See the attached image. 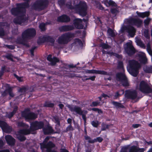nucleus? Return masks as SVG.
<instances>
[{
	"label": "nucleus",
	"instance_id": "f704fd0d",
	"mask_svg": "<svg viewBox=\"0 0 152 152\" xmlns=\"http://www.w3.org/2000/svg\"><path fill=\"white\" fill-rule=\"evenodd\" d=\"M59 61V59L56 57H53L50 62L51 65L52 66L55 65Z\"/></svg>",
	"mask_w": 152,
	"mask_h": 152
},
{
	"label": "nucleus",
	"instance_id": "864d4df0",
	"mask_svg": "<svg viewBox=\"0 0 152 152\" xmlns=\"http://www.w3.org/2000/svg\"><path fill=\"white\" fill-rule=\"evenodd\" d=\"M137 43L138 45H140L141 47L144 48H145V46L144 44L142 43L141 40L138 39L137 40Z\"/></svg>",
	"mask_w": 152,
	"mask_h": 152
},
{
	"label": "nucleus",
	"instance_id": "473e14b6",
	"mask_svg": "<svg viewBox=\"0 0 152 152\" xmlns=\"http://www.w3.org/2000/svg\"><path fill=\"white\" fill-rule=\"evenodd\" d=\"M112 104L115 107L117 108H124V106L123 105L119 102L113 101L112 102Z\"/></svg>",
	"mask_w": 152,
	"mask_h": 152
},
{
	"label": "nucleus",
	"instance_id": "393cba45",
	"mask_svg": "<svg viewBox=\"0 0 152 152\" xmlns=\"http://www.w3.org/2000/svg\"><path fill=\"white\" fill-rule=\"evenodd\" d=\"M88 72L89 73L97 74L100 75H108L107 72L103 70H98L95 69L88 70Z\"/></svg>",
	"mask_w": 152,
	"mask_h": 152
},
{
	"label": "nucleus",
	"instance_id": "c85d7f7f",
	"mask_svg": "<svg viewBox=\"0 0 152 152\" xmlns=\"http://www.w3.org/2000/svg\"><path fill=\"white\" fill-rule=\"evenodd\" d=\"M136 13L138 17L142 18L148 17L149 15V12H139L137 11Z\"/></svg>",
	"mask_w": 152,
	"mask_h": 152
},
{
	"label": "nucleus",
	"instance_id": "a211bd4d",
	"mask_svg": "<svg viewBox=\"0 0 152 152\" xmlns=\"http://www.w3.org/2000/svg\"><path fill=\"white\" fill-rule=\"evenodd\" d=\"M55 145L51 141H49L47 144L42 143L40 144L41 149L42 150L44 148L46 149V151L47 152L48 149L50 148H54L55 147Z\"/></svg>",
	"mask_w": 152,
	"mask_h": 152
},
{
	"label": "nucleus",
	"instance_id": "9d476101",
	"mask_svg": "<svg viewBox=\"0 0 152 152\" xmlns=\"http://www.w3.org/2000/svg\"><path fill=\"white\" fill-rule=\"evenodd\" d=\"M30 128L33 131L39 129H43L44 126V123L43 121H35L31 123Z\"/></svg>",
	"mask_w": 152,
	"mask_h": 152
},
{
	"label": "nucleus",
	"instance_id": "423d86ee",
	"mask_svg": "<svg viewBox=\"0 0 152 152\" xmlns=\"http://www.w3.org/2000/svg\"><path fill=\"white\" fill-rule=\"evenodd\" d=\"M74 36V34L69 32L62 34L58 39L57 42L60 45L67 44L70 40V39Z\"/></svg>",
	"mask_w": 152,
	"mask_h": 152
},
{
	"label": "nucleus",
	"instance_id": "dca6fc26",
	"mask_svg": "<svg viewBox=\"0 0 152 152\" xmlns=\"http://www.w3.org/2000/svg\"><path fill=\"white\" fill-rule=\"evenodd\" d=\"M55 41L54 39L50 36H44L38 41L37 43H44L45 42H49L52 44H54Z\"/></svg>",
	"mask_w": 152,
	"mask_h": 152
},
{
	"label": "nucleus",
	"instance_id": "f8f14e48",
	"mask_svg": "<svg viewBox=\"0 0 152 152\" xmlns=\"http://www.w3.org/2000/svg\"><path fill=\"white\" fill-rule=\"evenodd\" d=\"M68 107L71 112H75L79 115H82V118L84 122L86 121V118L85 114H83V111L82 109L79 107L75 105L74 107L69 105Z\"/></svg>",
	"mask_w": 152,
	"mask_h": 152
},
{
	"label": "nucleus",
	"instance_id": "a19ab883",
	"mask_svg": "<svg viewBox=\"0 0 152 152\" xmlns=\"http://www.w3.org/2000/svg\"><path fill=\"white\" fill-rule=\"evenodd\" d=\"M117 69L122 70L124 69L123 63L122 61H119L118 64Z\"/></svg>",
	"mask_w": 152,
	"mask_h": 152
},
{
	"label": "nucleus",
	"instance_id": "4468645a",
	"mask_svg": "<svg viewBox=\"0 0 152 152\" xmlns=\"http://www.w3.org/2000/svg\"><path fill=\"white\" fill-rule=\"evenodd\" d=\"M129 24L136 26L138 28L140 27L143 23V21L139 18H132L127 21Z\"/></svg>",
	"mask_w": 152,
	"mask_h": 152
},
{
	"label": "nucleus",
	"instance_id": "4d7b16f0",
	"mask_svg": "<svg viewBox=\"0 0 152 152\" xmlns=\"http://www.w3.org/2000/svg\"><path fill=\"white\" fill-rule=\"evenodd\" d=\"M20 18L21 24L22 23L25 22L28 20V18L26 17H24L23 15H21Z\"/></svg>",
	"mask_w": 152,
	"mask_h": 152
},
{
	"label": "nucleus",
	"instance_id": "37998d69",
	"mask_svg": "<svg viewBox=\"0 0 152 152\" xmlns=\"http://www.w3.org/2000/svg\"><path fill=\"white\" fill-rule=\"evenodd\" d=\"M74 129L72 126V124H69V126L66 128L64 132H67L70 131H73Z\"/></svg>",
	"mask_w": 152,
	"mask_h": 152
},
{
	"label": "nucleus",
	"instance_id": "7ed1b4c3",
	"mask_svg": "<svg viewBox=\"0 0 152 152\" xmlns=\"http://www.w3.org/2000/svg\"><path fill=\"white\" fill-rule=\"evenodd\" d=\"M28 4L27 2L17 4L16 7L13 8L11 9L12 14L16 16L25 13V8L28 7Z\"/></svg>",
	"mask_w": 152,
	"mask_h": 152
},
{
	"label": "nucleus",
	"instance_id": "603ef678",
	"mask_svg": "<svg viewBox=\"0 0 152 152\" xmlns=\"http://www.w3.org/2000/svg\"><path fill=\"white\" fill-rule=\"evenodd\" d=\"M100 103V102L98 101L93 102H92L91 104H90V106L93 107H96L99 105Z\"/></svg>",
	"mask_w": 152,
	"mask_h": 152
},
{
	"label": "nucleus",
	"instance_id": "09e8293b",
	"mask_svg": "<svg viewBox=\"0 0 152 152\" xmlns=\"http://www.w3.org/2000/svg\"><path fill=\"white\" fill-rule=\"evenodd\" d=\"M84 133L85 135L84 136L85 139L86 140H91V138L89 136L87 135V133L86 130V127H85L84 129Z\"/></svg>",
	"mask_w": 152,
	"mask_h": 152
},
{
	"label": "nucleus",
	"instance_id": "0e129e2a",
	"mask_svg": "<svg viewBox=\"0 0 152 152\" xmlns=\"http://www.w3.org/2000/svg\"><path fill=\"white\" fill-rule=\"evenodd\" d=\"M147 50L150 54L152 53V51L150 45L148 44L147 46Z\"/></svg>",
	"mask_w": 152,
	"mask_h": 152
},
{
	"label": "nucleus",
	"instance_id": "1a4fd4ad",
	"mask_svg": "<svg viewBox=\"0 0 152 152\" xmlns=\"http://www.w3.org/2000/svg\"><path fill=\"white\" fill-rule=\"evenodd\" d=\"M139 89L142 92L145 94H149L152 92V89L148 84L144 80L140 82Z\"/></svg>",
	"mask_w": 152,
	"mask_h": 152
},
{
	"label": "nucleus",
	"instance_id": "338daca9",
	"mask_svg": "<svg viewBox=\"0 0 152 152\" xmlns=\"http://www.w3.org/2000/svg\"><path fill=\"white\" fill-rule=\"evenodd\" d=\"M62 68L65 71H66L69 68L68 64H64Z\"/></svg>",
	"mask_w": 152,
	"mask_h": 152
},
{
	"label": "nucleus",
	"instance_id": "49530a36",
	"mask_svg": "<svg viewBox=\"0 0 152 152\" xmlns=\"http://www.w3.org/2000/svg\"><path fill=\"white\" fill-rule=\"evenodd\" d=\"M39 27L42 31H44L46 30L45 24L44 23H41L39 25Z\"/></svg>",
	"mask_w": 152,
	"mask_h": 152
},
{
	"label": "nucleus",
	"instance_id": "5fc2aeb1",
	"mask_svg": "<svg viewBox=\"0 0 152 152\" xmlns=\"http://www.w3.org/2000/svg\"><path fill=\"white\" fill-rule=\"evenodd\" d=\"M151 21V19L149 18H147L144 21V25L147 26L148 25Z\"/></svg>",
	"mask_w": 152,
	"mask_h": 152
},
{
	"label": "nucleus",
	"instance_id": "7c9ffc66",
	"mask_svg": "<svg viewBox=\"0 0 152 152\" xmlns=\"http://www.w3.org/2000/svg\"><path fill=\"white\" fill-rule=\"evenodd\" d=\"M103 140V139L101 137H98L94 140H88V142L89 143H94L95 142H102Z\"/></svg>",
	"mask_w": 152,
	"mask_h": 152
},
{
	"label": "nucleus",
	"instance_id": "f3484780",
	"mask_svg": "<svg viewBox=\"0 0 152 152\" xmlns=\"http://www.w3.org/2000/svg\"><path fill=\"white\" fill-rule=\"evenodd\" d=\"M82 20L80 18H76L73 20V25L77 29H83V25L82 24Z\"/></svg>",
	"mask_w": 152,
	"mask_h": 152
},
{
	"label": "nucleus",
	"instance_id": "2f4dec72",
	"mask_svg": "<svg viewBox=\"0 0 152 152\" xmlns=\"http://www.w3.org/2000/svg\"><path fill=\"white\" fill-rule=\"evenodd\" d=\"M110 126V125L107 124L106 123L103 122L101 124V130L102 131H105L107 129H108Z\"/></svg>",
	"mask_w": 152,
	"mask_h": 152
},
{
	"label": "nucleus",
	"instance_id": "ea45409f",
	"mask_svg": "<svg viewBox=\"0 0 152 152\" xmlns=\"http://www.w3.org/2000/svg\"><path fill=\"white\" fill-rule=\"evenodd\" d=\"M137 147L135 145H133L131 146L129 149V152H137Z\"/></svg>",
	"mask_w": 152,
	"mask_h": 152
},
{
	"label": "nucleus",
	"instance_id": "c756f323",
	"mask_svg": "<svg viewBox=\"0 0 152 152\" xmlns=\"http://www.w3.org/2000/svg\"><path fill=\"white\" fill-rule=\"evenodd\" d=\"M18 110V107L17 106L14 107L13 111L9 113V114L7 115V117L9 118H12L15 114L17 112Z\"/></svg>",
	"mask_w": 152,
	"mask_h": 152
},
{
	"label": "nucleus",
	"instance_id": "58836bf2",
	"mask_svg": "<svg viewBox=\"0 0 152 152\" xmlns=\"http://www.w3.org/2000/svg\"><path fill=\"white\" fill-rule=\"evenodd\" d=\"M13 22L14 23L16 24H21V18H20V16L17 17L16 18H15L13 19Z\"/></svg>",
	"mask_w": 152,
	"mask_h": 152
},
{
	"label": "nucleus",
	"instance_id": "0eeeda50",
	"mask_svg": "<svg viewBox=\"0 0 152 152\" xmlns=\"http://www.w3.org/2000/svg\"><path fill=\"white\" fill-rule=\"evenodd\" d=\"M116 80L121 83L122 85L124 87H128L129 86L127 78L126 75L121 72L117 73L115 75Z\"/></svg>",
	"mask_w": 152,
	"mask_h": 152
},
{
	"label": "nucleus",
	"instance_id": "39448f33",
	"mask_svg": "<svg viewBox=\"0 0 152 152\" xmlns=\"http://www.w3.org/2000/svg\"><path fill=\"white\" fill-rule=\"evenodd\" d=\"M48 3V0H37L33 4L32 7L35 10H42L47 7Z\"/></svg>",
	"mask_w": 152,
	"mask_h": 152
},
{
	"label": "nucleus",
	"instance_id": "e2e57ef3",
	"mask_svg": "<svg viewBox=\"0 0 152 152\" xmlns=\"http://www.w3.org/2000/svg\"><path fill=\"white\" fill-rule=\"evenodd\" d=\"M18 139L21 141H23L25 140L26 139V138L23 135H20L18 137Z\"/></svg>",
	"mask_w": 152,
	"mask_h": 152
},
{
	"label": "nucleus",
	"instance_id": "de8ad7c7",
	"mask_svg": "<svg viewBox=\"0 0 152 152\" xmlns=\"http://www.w3.org/2000/svg\"><path fill=\"white\" fill-rule=\"evenodd\" d=\"M27 88L25 87H23L22 88H20L18 90V91L19 92L22 93V94H21V95L23 94L26 91H27Z\"/></svg>",
	"mask_w": 152,
	"mask_h": 152
},
{
	"label": "nucleus",
	"instance_id": "bf43d9fd",
	"mask_svg": "<svg viewBox=\"0 0 152 152\" xmlns=\"http://www.w3.org/2000/svg\"><path fill=\"white\" fill-rule=\"evenodd\" d=\"M13 75L19 82H22L23 81V79H22V77L18 76L15 74H14Z\"/></svg>",
	"mask_w": 152,
	"mask_h": 152
},
{
	"label": "nucleus",
	"instance_id": "a878e982",
	"mask_svg": "<svg viewBox=\"0 0 152 152\" xmlns=\"http://www.w3.org/2000/svg\"><path fill=\"white\" fill-rule=\"evenodd\" d=\"M139 61L141 63L144 64L146 63L147 61V59L145 55L139 54Z\"/></svg>",
	"mask_w": 152,
	"mask_h": 152
},
{
	"label": "nucleus",
	"instance_id": "c9c22d12",
	"mask_svg": "<svg viewBox=\"0 0 152 152\" xmlns=\"http://www.w3.org/2000/svg\"><path fill=\"white\" fill-rule=\"evenodd\" d=\"M4 129V130L6 133H10L12 131V129L11 126H9L7 124Z\"/></svg>",
	"mask_w": 152,
	"mask_h": 152
},
{
	"label": "nucleus",
	"instance_id": "8fccbe9b",
	"mask_svg": "<svg viewBox=\"0 0 152 152\" xmlns=\"http://www.w3.org/2000/svg\"><path fill=\"white\" fill-rule=\"evenodd\" d=\"M91 124L93 127L95 128H97L99 124V122L98 121H92Z\"/></svg>",
	"mask_w": 152,
	"mask_h": 152
},
{
	"label": "nucleus",
	"instance_id": "4be33fe9",
	"mask_svg": "<svg viewBox=\"0 0 152 152\" xmlns=\"http://www.w3.org/2000/svg\"><path fill=\"white\" fill-rule=\"evenodd\" d=\"M74 27L73 25H65L59 27L58 30L60 32H66L73 30Z\"/></svg>",
	"mask_w": 152,
	"mask_h": 152
},
{
	"label": "nucleus",
	"instance_id": "e433bc0d",
	"mask_svg": "<svg viewBox=\"0 0 152 152\" xmlns=\"http://www.w3.org/2000/svg\"><path fill=\"white\" fill-rule=\"evenodd\" d=\"M143 70L146 73H152V66H147L144 68Z\"/></svg>",
	"mask_w": 152,
	"mask_h": 152
},
{
	"label": "nucleus",
	"instance_id": "5701e85b",
	"mask_svg": "<svg viewBox=\"0 0 152 152\" xmlns=\"http://www.w3.org/2000/svg\"><path fill=\"white\" fill-rule=\"evenodd\" d=\"M126 30L129 33V35L132 37L135 35L136 30L134 27L131 25H128L125 27Z\"/></svg>",
	"mask_w": 152,
	"mask_h": 152
},
{
	"label": "nucleus",
	"instance_id": "13d9d810",
	"mask_svg": "<svg viewBox=\"0 0 152 152\" xmlns=\"http://www.w3.org/2000/svg\"><path fill=\"white\" fill-rule=\"evenodd\" d=\"M66 76L70 78H72L75 77H76L75 74L70 73H67V74L66 75Z\"/></svg>",
	"mask_w": 152,
	"mask_h": 152
},
{
	"label": "nucleus",
	"instance_id": "69168bd1",
	"mask_svg": "<svg viewBox=\"0 0 152 152\" xmlns=\"http://www.w3.org/2000/svg\"><path fill=\"white\" fill-rule=\"evenodd\" d=\"M18 126L20 127H23L25 126V124L23 122H18L17 123Z\"/></svg>",
	"mask_w": 152,
	"mask_h": 152
},
{
	"label": "nucleus",
	"instance_id": "6e6552de",
	"mask_svg": "<svg viewBox=\"0 0 152 152\" xmlns=\"http://www.w3.org/2000/svg\"><path fill=\"white\" fill-rule=\"evenodd\" d=\"M124 51L129 56H132L134 55L136 52V50L132 44L127 42L124 46Z\"/></svg>",
	"mask_w": 152,
	"mask_h": 152
},
{
	"label": "nucleus",
	"instance_id": "3c124183",
	"mask_svg": "<svg viewBox=\"0 0 152 152\" xmlns=\"http://www.w3.org/2000/svg\"><path fill=\"white\" fill-rule=\"evenodd\" d=\"M148 32V29H145L144 31V36L147 39L149 38H150V36Z\"/></svg>",
	"mask_w": 152,
	"mask_h": 152
},
{
	"label": "nucleus",
	"instance_id": "6e6d98bb",
	"mask_svg": "<svg viewBox=\"0 0 152 152\" xmlns=\"http://www.w3.org/2000/svg\"><path fill=\"white\" fill-rule=\"evenodd\" d=\"M65 0H59L58 3L60 6H63L65 5Z\"/></svg>",
	"mask_w": 152,
	"mask_h": 152
},
{
	"label": "nucleus",
	"instance_id": "2eb2a0df",
	"mask_svg": "<svg viewBox=\"0 0 152 152\" xmlns=\"http://www.w3.org/2000/svg\"><path fill=\"white\" fill-rule=\"evenodd\" d=\"M137 96V93L136 90L131 91L130 90H127L125 94V96L127 99L132 100L135 99Z\"/></svg>",
	"mask_w": 152,
	"mask_h": 152
},
{
	"label": "nucleus",
	"instance_id": "052dcab7",
	"mask_svg": "<svg viewBox=\"0 0 152 152\" xmlns=\"http://www.w3.org/2000/svg\"><path fill=\"white\" fill-rule=\"evenodd\" d=\"M119 91H117L115 93V94L114 96V98L115 99H117L121 95L119 94Z\"/></svg>",
	"mask_w": 152,
	"mask_h": 152
},
{
	"label": "nucleus",
	"instance_id": "680f3d73",
	"mask_svg": "<svg viewBox=\"0 0 152 152\" xmlns=\"http://www.w3.org/2000/svg\"><path fill=\"white\" fill-rule=\"evenodd\" d=\"M5 34V32L4 28L2 27H0V36H4Z\"/></svg>",
	"mask_w": 152,
	"mask_h": 152
},
{
	"label": "nucleus",
	"instance_id": "a18cd8bd",
	"mask_svg": "<svg viewBox=\"0 0 152 152\" xmlns=\"http://www.w3.org/2000/svg\"><path fill=\"white\" fill-rule=\"evenodd\" d=\"M7 125V124L5 121L0 120V127L2 129H4Z\"/></svg>",
	"mask_w": 152,
	"mask_h": 152
},
{
	"label": "nucleus",
	"instance_id": "4c0bfd02",
	"mask_svg": "<svg viewBox=\"0 0 152 152\" xmlns=\"http://www.w3.org/2000/svg\"><path fill=\"white\" fill-rule=\"evenodd\" d=\"M107 32L109 35L112 37H114L115 36L114 31L110 28H108Z\"/></svg>",
	"mask_w": 152,
	"mask_h": 152
},
{
	"label": "nucleus",
	"instance_id": "774afa93",
	"mask_svg": "<svg viewBox=\"0 0 152 152\" xmlns=\"http://www.w3.org/2000/svg\"><path fill=\"white\" fill-rule=\"evenodd\" d=\"M37 48V47L34 46L32 47L30 50V52L32 56H34V50Z\"/></svg>",
	"mask_w": 152,
	"mask_h": 152
},
{
	"label": "nucleus",
	"instance_id": "412c9836",
	"mask_svg": "<svg viewBox=\"0 0 152 152\" xmlns=\"http://www.w3.org/2000/svg\"><path fill=\"white\" fill-rule=\"evenodd\" d=\"M5 138L7 143L10 146L15 145V139L11 136L8 135L6 136Z\"/></svg>",
	"mask_w": 152,
	"mask_h": 152
},
{
	"label": "nucleus",
	"instance_id": "c03bdc74",
	"mask_svg": "<svg viewBox=\"0 0 152 152\" xmlns=\"http://www.w3.org/2000/svg\"><path fill=\"white\" fill-rule=\"evenodd\" d=\"M66 6L69 9L71 10H75V5L74 6H73L72 5V3L71 2H69V3H67L66 4Z\"/></svg>",
	"mask_w": 152,
	"mask_h": 152
},
{
	"label": "nucleus",
	"instance_id": "6ab92c4d",
	"mask_svg": "<svg viewBox=\"0 0 152 152\" xmlns=\"http://www.w3.org/2000/svg\"><path fill=\"white\" fill-rule=\"evenodd\" d=\"M44 134L45 135H50L53 134L55 132H54V130L52 127L48 125L44 126L42 129Z\"/></svg>",
	"mask_w": 152,
	"mask_h": 152
},
{
	"label": "nucleus",
	"instance_id": "ddd939ff",
	"mask_svg": "<svg viewBox=\"0 0 152 152\" xmlns=\"http://www.w3.org/2000/svg\"><path fill=\"white\" fill-rule=\"evenodd\" d=\"M6 88L3 91L1 92V95L3 97L7 96L8 94L9 95V99H11V98H13L15 96V94L13 92V88L10 86L8 84H6Z\"/></svg>",
	"mask_w": 152,
	"mask_h": 152
},
{
	"label": "nucleus",
	"instance_id": "9b49d317",
	"mask_svg": "<svg viewBox=\"0 0 152 152\" xmlns=\"http://www.w3.org/2000/svg\"><path fill=\"white\" fill-rule=\"evenodd\" d=\"M22 33L23 38H26L28 40L35 36L36 31L34 28H28L25 30Z\"/></svg>",
	"mask_w": 152,
	"mask_h": 152
},
{
	"label": "nucleus",
	"instance_id": "cd10ccee",
	"mask_svg": "<svg viewBox=\"0 0 152 152\" xmlns=\"http://www.w3.org/2000/svg\"><path fill=\"white\" fill-rule=\"evenodd\" d=\"M32 132L33 131L31 130L30 128L29 129H21L20 131L19 132L21 134L27 135L30 134L31 132Z\"/></svg>",
	"mask_w": 152,
	"mask_h": 152
},
{
	"label": "nucleus",
	"instance_id": "79ce46f5",
	"mask_svg": "<svg viewBox=\"0 0 152 152\" xmlns=\"http://www.w3.org/2000/svg\"><path fill=\"white\" fill-rule=\"evenodd\" d=\"M53 119L54 120L55 123L56 124V125H58V126H60V120L59 118L57 116H54Z\"/></svg>",
	"mask_w": 152,
	"mask_h": 152
},
{
	"label": "nucleus",
	"instance_id": "20e7f679",
	"mask_svg": "<svg viewBox=\"0 0 152 152\" xmlns=\"http://www.w3.org/2000/svg\"><path fill=\"white\" fill-rule=\"evenodd\" d=\"M21 115L26 121L29 122L36 119L38 117V115L33 112L30 111L29 108H27L21 113Z\"/></svg>",
	"mask_w": 152,
	"mask_h": 152
},
{
	"label": "nucleus",
	"instance_id": "f03ea898",
	"mask_svg": "<svg viewBox=\"0 0 152 152\" xmlns=\"http://www.w3.org/2000/svg\"><path fill=\"white\" fill-rule=\"evenodd\" d=\"M140 65L138 62L132 60L129 61V66L128 70L129 73L133 76L136 77L138 74V69Z\"/></svg>",
	"mask_w": 152,
	"mask_h": 152
},
{
	"label": "nucleus",
	"instance_id": "bb28decb",
	"mask_svg": "<svg viewBox=\"0 0 152 152\" xmlns=\"http://www.w3.org/2000/svg\"><path fill=\"white\" fill-rule=\"evenodd\" d=\"M27 40L26 38L24 39L23 38L22 34V38L19 37H18L17 39V41L18 43L22 44L26 46H27L26 44V43Z\"/></svg>",
	"mask_w": 152,
	"mask_h": 152
},
{
	"label": "nucleus",
	"instance_id": "72a5a7b5",
	"mask_svg": "<svg viewBox=\"0 0 152 152\" xmlns=\"http://www.w3.org/2000/svg\"><path fill=\"white\" fill-rule=\"evenodd\" d=\"M54 106V104L53 103H51L50 102L46 101L44 105V107H48L53 108Z\"/></svg>",
	"mask_w": 152,
	"mask_h": 152
},
{
	"label": "nucleus",
	"instance_id": "f257e3e1",
	"mask_svg": "<svg viewBox=\"0 0 152 152\" xmlns=\"http://www.w3.org/2000/svg\"><path fill=\"white\" fill-rule=\"evenodd\" d=\"M87 9L86 3L84 1H80L78 4L75 5L74 10L80 16L84 17L87 14Z\"/></svg>",
	"mask_w": 152,
	"mask_h": 152
},
{
	"label": "nucleus",
	"instance_id": "aec40b11",
	"mask_svg": "<svg viewBox=\"0 0 152 152\" xmlns=\"http://www.w3.org/2000/svg\"><path fill=\"white\" fill-rule=\"evenodd\" d=\"M70 17L66 15L63 14L58 17L57 21L59 22L67 23L70 21Z\"/></svg>",
	"mask_w": 152,
	"mask_h": 152
},
{
	"label": "nucleus",
	"instance_id": "b1692460",
	"mask_svg": "<svg viewBox=\"0 0 152 152\" xmlns=\"http://www.w3.org/2000/svg\"><path fill=\"white\" fill-rule=\"evenodd\" d=\"M102 3L104 4L107 7L112 6V7H116L117 5L116 3L112 0H103Z\"/></svg>",
	"mask_w": 152,
	"mask_h": 152
}]
</instances>
